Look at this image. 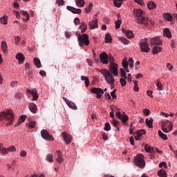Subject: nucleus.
I'll use <instances>...</instances> for the list:
<instances>
[{
    "instance_id": "f257e3e1",
    "label": "nucleus",
    "mask_w": 177,
    "mask_h": 177,
    "mask_svg": "<svg viewBox=\"0 0 177 177\" xmlns=\"http://www.w3.org/2000/svg\"><path fill=\"white\" fill-rule=\"evenodd\" d=\"M133 13L138 24H144L145 27H147L149 24H151V26L154 25V21L151 20L149 17H146L145 16V12L143 10L140 9L134 10Z\"/></svg>"
},
{
    "instance_id": "f03ea898",
    "label": "nucleus",
    "mask_w": 177,
    "mask_h": 177,
    "mask_svg": "<svg viewBox=\"0 0 177 177\" xmlns=\"http://www.w3.org/2000/svg\"><path fill=\"white\" fill-rule=\"evenodd\" d=\"M97 71L100 73L105 78L107 84L111 85V89H114L115 86L114 85V75L111 74L107 69H97Z\"/></svg>"
},
{
    "instance_id": "7ed1b4c3",
    "label": "nucleus",
    "mask_w": 177,
    "mask_h": 177,
    "mask_svg": "<svg viewBox=\"0 0 177 177\" xmlns=\"http://www.w3.org/2000/svg\"><path fill=\"white\" fill-rule=\"evenodd\" d=\"M2 120H6L7 121H10L6 124L7 127L9 125H12L13 124V120H15V114L13 113V111L8 109L6 111L1 112L0 113V121Z\"/></svg>"
},
{
    "instance_id": "20e7f679",
    "label": "nucleus",
    "mask_w": 177,
    "mask_h": 177,
    "mask_svg": "<svg viewBox=\"0 0 177 177\" xmlns=\"http://www.w3.org/2000/svg\"><path fill=\"white\" fill-rule=\"evenodd\" d=\"M133 162L137 167H139V168H145L146 165V162H145V156L142 153H139L135 156Z\"/></svg>"
},
{
    "instance_id": "39448f33",
    "label": "nucleus",
    "mask_w": 177,
    "mask_h": 177,
    "mask_svg": "<svg viewBox=\"0 0 177 177\" xmlns=\"http://www.w3.org/2000/svg\"><path fill=\"white\" fill-rule=\"evenodd\" d=\"M77 41L79 42L80 46H81L82 48V46H84V44L88 46L90 44L89 36H88V35L86 34L79 35L77 38Z\"/></svg>"
},
{
    "instance_id": "423d86ee",
    "label": "nucleus",
    "mask_w": 177,
    "mask_h": 177,
    "mask_svg": "<svg viewBox=\"0 0 177 177\" xmlns=\"http://www.w3.org/2000/svg\"><path fill=\"white\" fill-rule=\"evenodd\" d=\"M145 41H141L140 43V52H145V53H149L150 52V47H149V44L147 43V39H145Z\"/></svg>"
},
{
    "instance_id": "0eeeda50",
    "label": "nucleus",
    "mask_w": 177,
    "mask_h": 177,
    "mask_svg": "<svg viewBox=\"0 0 177 177\" xmlns=\"http://www.w3.org/2000/svg\"><path fill=\"white\" fill-rule=\"evenodd\" d=\"M111 74L115 75V77H118V64L115 63H111L109 70Z\"/></svg>"
},
{
    "instance_id": "6e6552de",
    "label": "nucleus",
    "mask_w": 177,
    "mask_h": 177,
    "mask_svg": "<svg viewBox=\"0 0 177 177\" xmlns=\"http://www.w3.org/2000/svg\"><path fill=\"white\" fill-rule=\"evenodd\" d=\"M91 93H94L97 95V99H100L102 96H103V94L104 93V91L103 89L100 88H93L91 89Z\"/></svg>"
},
{
    "instance_id": "1a4fd4ad",
    "label": "nucleus",
    "mask_w": 177,
    "mask_h": 177,
    "mask_svg": "<svg viewBox=\"0 0 177 177\" xmlns=\"http://www.w3.org/2000/svg\"><path fill=\"white\" fill-rule=\"evenodd\" d=\"M151 46H154V45H158L160 46L162 45V41L158 37H155L151 39L150 40Z\"/></svg>"
},
{
    "instance_id": "9d476101",
    "label": "nucleus",
    "mask_w": 177,
    "mask_h": 177,
    "mask_svg": "<svg viewBox=\"0 0 177 177\" xmlns=\"http://www.w3.org/2000/svg\"><path fill=\"white\" fill-rule=\"evenodd\" d=\"M41 138L43 139H45V140H53V136H50L49 134V132H48L46 129H43L41 131Z\"/></svg>"
},
{
    "instance_id": "9b49d317",
    "label": "nucleus",
    "mask_w": 177,
    "mask_h": 177,
    "mask_svg": "<svg viewBox=\"0 0 177 177\" xmlns=\"http://www.w3.org/2000/svg\"><path fill=\"white\" fill-rule=\"evenodd\" d=\"M100 59L102 64H109V55L107 53L102 52L100 54Z\"/></svg>"
},
{
    "instance_id": "f8f14e48",
    "label": "nucleus",
    "mask_w": 177,
    "mask_h": 177,
    "mask_svg": "<svg viewBox=\"0 0 177 177\" xmlns=\"http://www.w3.org/2000/svg\"><path fill=\"white\" fill-rule=\"evenodd\" d=\"M161 124V127H164L165 128L167 127V129H169V131H172L174 128V124L172 123V122L169 120L162 121Z\"/></svg>"
},
{
    "instance_id": "ddd939ff",
    "label": "nucleus",
    "mask_w": 177,
    "mask_h": 177,
    "mask_svg": "<svg viewBox=\"0 0 177 177\" xmlns=\"http://www.w3.org/2000/svg\"><path fill=\"white\" fill-rule=\"evenodd\" d=\"M27 93H30L32 96V100H38V93H37V88H34L32 90L27 89Z\"/></svg>"
},
{
    "instance_id": "4468645a",
    "label": "nucleus",
    "mask_w": 177,
    "mask_h": 177,
    "mask_svg": "<svg viewBox=\"0 0 177 177\" xmlns=\"http://www.w3.org/2000/svg\"><path fill=\"white\" fill-rule=\"evenodd\" d=\"M62 138L66 142V145H70L71 143V140L73 139V137L68 135L67 133L63 132Z\"/></svg>"
},
{
    "instance_id": "2eb2a0df",
    "label": "nucleus",
    "mask_w": 177,
    "mask_h": 177,
    "mask_svg": "<svg viewBox=\"0 0 177 177\" xmlns=\"http://www.w3.org/2000/svg\"><path fill=\"white\" fill-rule=\"evenodd\" d=\"M66 9L69 10V12H71L72 13H74L75 15H80L81 14V9L80 8H75L74 7L68 6L66 7Z\"/></svg>"
},
{
    "instance_id": "dca6fc26",
    "label": "nucleus",
    "mask_w": 177,
    "mask_h": 177,
    "mask_svg": "<svg viewBox=\"0 0 177 177\" xmlns=\"http://www.w3.org/2000/svg\"><path fill=\"white\" fill-rule=\"evenodd\" d=\"M9 151H16V147L15 146L12 145L9 147L8 148H2L1 149V153L2 154H8Z\"/></svg>"
},
{
    "instance_id": "f3484780",
    "label": "nucleus",
    "mask_w": 177,
    "mask_h": 177,
    "mask_svg": "<svg viewBox=\"0 0 177 177\" xmlns=\"http://www.w3.org/2000/svg\"><path fill=\"white\" fill-rule=\"evenodd\" d=\"M142 135H146V131L144 129L136 131L135 133V139L136 140H140V138H142Z\"/></svg>"
},
{
    "instance_id": "a211bd4d",
    "label": "nucleus",
    "mask_w": 177,
    "mask_h": 177,
    "mask_svg": "<svg viewBox=\"0 0 177 177\" xmlns=\"http://www.w3.org/2000/svg\"><path fill=\"white\" fill-rule=\"evenodd\" d=\"M16 59H17V60H19V64H23V63H24V60H25L26 57H24L23 53H18L16 55Z\"/></svg>"
},
{
    "instance_id": "6ab92c4d",
    "label": "nucleus",
    "mask_w": 177,
    "mask_h": 177,
    "mask_svg": "<svg viewBox=\"0 0 177 177\" xmlns=\"http://www.w3.org/2000/svg\"><path fill=\"white\" fill-rule=\"evenodd\" d=\"M145 149L147 153H151V154H154V153H156L154 148L151 147L149 144H146L145 145Z\"/></svg>"
},
{
    "instance_id": "aec40b11",
    "label": "nucleus",
    "mask_w": 177,
    "mask_h": 177,
    "mask_svg": "<svg viewBox=\"0 0 177 177\" xmlns=\"http://www.w3.org/2000/svg\"><path fill=\"white\" fill-rule=\"evenodd\" d=\"M56 161L61 164V162H63L64 160L63 159V156H62V152L60 151H56Z\"/></svg>"
},
{
    "instance_id": "412c9836",
    "label": "nucleus",
    "mask_w": 177,
    "mask_h": 177,
    "mask_svg": "<svg viewBox=\"0 0 177 177\" xmlns=\"http://www.w3.org/2000/svg\"><path fill=\"white\" fill-rule=\"evenodd\" d=\"M122 31L127 35V38H133V32L132 30H128L125 28H122Z\"/></svg>"
},
{
    "instance_id": "4be33fe9",
    "label": "nucleus",
    "mask_w": 177,
    "mask_h": 177,
    "mask_svg": "<svg viewBox=\"0 0 177 177\" xmlns=\"http://www.w3.org/2000/svg\"><path fill=\"white\" fill-rule=\"evenodd\" d=\"M21 15H22L23 16H24L25 17H26V19H23L24 21H25V23H27V21H28V20H30V14H28V12H27V11H24V10H21L20 11Z\"/></svg>"
},
{
    "instance_id": "5701e85b",
    "label": "nucleus",
    "mask_w": 177,
    "mask_h": 177,
    "mask_svg": "<svg viewBox=\"0 0 177 177\" xmlns=\"http://www.w3.org/2000/svg\"><path fill=\"white\" fill-rule=\"evenodd\" d=\"M88 25L90 26V28L93 30L95 28H97V19H95L94 20L90 21L88 23Z\"/></svg>"
},
{
    "instance_id": "b1692460",
    "label": "nucleus",
    "mask_w": 177,
    "mask_h": 177,
    "mask_svg": "<svg viewBox=\"0 0 177 177\" xmlns=\"http://www.w3.org/2000/svg\"><path fill=\"white\" fill-rule=\"evenodd\" d=\"M164 19H166L167 21H171V23H174V18L172 17V15L171 13H165L163 14Z\"/></svg>"
},
{
    "instance_id": "393cba45",
    "label": "nucleus",
    "mask_w": 177,
    "mask_h": 177,
    "mask_svg": "<svg viewBox=\"0 0 177 177\" xmlns=\"http://www.w3.org/2000/svg\"><path fill=\"white\" fill-rule=\"evenodd\" d=\"M29 110H30V111L32 113L35 114V113H37V111H38V109H37V104H35L34 103H30L29 105Z\"/></svg>"
},
{
    "instance_id": "a878e982",
    "label": "nucleus",
    "mask_w": 177,
    "mask_h": 177,
    "mask_svg": "<svg viewBox=\"0 0 177 177\" xmlns=\"http://www.w3.org/2000/svg\"><path fill=\"white\" fill-rule=\"evenodd\" d=\"M163 35L164 37H167V38H171L172 37L171 31H169V29L167 28L163 30Z\"/></svg>"
},
{
    "instance_id": "bb28decb",
    "label": "nucleus",
    "mask_w": 177,
    "mask_h": 177,
    "mask_svg": "<svg viewBox=\"0 0 177 177\" xmlns=\"http://www.w3.org/2000/svg\"><path fill=\"white\" fill-rule=\"evenodd\" d=\"M161 50H162L161 47L156 46L152 48V53L153 55H157L158 53H160Z\"/></svg>"
},
{
    "instance_id": "cd10ccee",
    "label": "nucleus",
    "mask_w": 177,
    "mask_h": 177,
    "mask_svg": "<svg viewBox=\"0 0 177 177\" xmlns=\"http://www.w3.org/2000/svg\"><path fill=\"white\" fill-rule=\"evenodd\" d=\"M145 122L149 128L153 127V118H148L145 120Z\"/></svg>"
},
{
    "instance_id": "c85d7f7f",
    "label": "nucleus",
    "mask_w": 177,
    "mask_h": 177,
    "mask_svg": "<svg viewBox=\"0 0 177 177\" xmlns=\"http://www.w3.org/2000/svg\"><path fill=\"white\" fill-rule=\"evenodd\" d=\"M147 8L151 10V9H156V8H157V5H156V3L153 2V1H149L147 3Z\"/></svg>"
},
{
    "instance_id": "c756f323",
    "label": "nucleus",
    "mask_w": 177,
    "mask_h": 177,
    "mask_svg": "<svg viewBox=\"0 0 177 177\" xmlns=\"http://www.w3.org/2000/svg\"><path fill=\"white\" fill-rule=\"evenodd\" d=\"M79 28L81 30V32H85L86 31V24L85 22H82Z\"/></svg>"
},
{
    "instance_id": "7c9ffc66",
    "label": "nucleus",
    "mask_w": 177,
    "mask_h": 177,
    "mask_svg": "<svg viewBox=\"0 0 177 177\" xmlns=\"http://www.w3.org/2000/svg\"><path fill=\"white\" fill-rule=\"evenodd\" d=\"M158 136L163 140H168V137H167V135H165L161 130L158 131Z\"/></svg>"
},
{
    "instance_id": "2f4dec72",
    "label": "nucleus",
    "mask_w": 177,
    "mask_h": 177,
    "mask_svg": "<svg viewBox=\"0 0 177 177\" xmlns=\"http://www.w3.org/2000/svg\"><path fill=\"white\" fill-rule=\"evenodd\" d=\"M1 24L6 25L8 24V16L4 15L0 18Z\"/></svg>"
},
{
    "instance_id": "473e14b6",
    "label": "nucleus",
    "mask_w": 177,
    "mask_h": 177,
    "mask_svg": "<svg viewBox=\"0 0 177 177\" xmlns=\"http://www.w3.org/2000/svg\"><path fill=\"white\" fill-rule=\"evenodd\" d=\"M75 3L79 8H82L85 6V1L84 0H75Z\"/></svg>"
},
{
    "instance_id": "72a5a7b5",
    "label": "nucleus",
    "mask_w": 177,
    "mask_h": 177,
    "mask_svg": "<svg viewBox=\"0 0 177 177\" xmlns=\"http://www.w3.org/2000/svg\"><path fill=\"white\" fill-rule=\"evenodd\" d=\"M81 80L84 81L85 86L88 88L89 86V79L86 76H81Z\"/></svg>"
},
{
    "instance_id": "f704fd0d",
    "label": "nucleus",
    "mask_w": 177,
    "mask_h": 177,
    "mask_svg": "<svg viewBox=\"0 0 177 177\" xmlns=\"http://www.w3.org/2000/svg\"><path fill=\"white\" fill-rule=\"evenodd\" d=\"M158 175L160 177H167V171L165 169H160L158 171Z\"/></svg>"
},
{
    "instance_id": "c9c22d12",
    "label": "nucleus",
    "mask_w": 177,
    "mask_h": 177,
    "mask_svg": "<svg viewBox=\"0 0 177 177\" xmlns=\"http://www.w3.org/2000/svg\"><path fill=\"white\" fill-rule=\"evenodd\" d=\"M111 41H113V39L111 38V35H110V33H106L105 35V42L107 44L111 43Z\"/></svg>"
},
{
    "instance_id": "e433bc0d",
    "label": "nucleus",
    "mask_w": 177,
    "mask_h": 177,
    "mask_svg": "<svg viewBox=\"0 0 177 177\" xmlns=\"http://www.w3.org/2000/svg\"><path fill=\"white\" fill-rule=\"evenodd\" d=\"M26 118H27V115H21L19 119V121L17 122V125H20L21 122H24Z\"/></svg>"
},
{
    "instance_id": "4c0bfd02",
    "label": "nucleus",
    "mask_w": 177,
    "mask_h": 177,
    "mask_svg": "<svg viewBox=\"0 0 177 177\" xmlns=\"http://www.w3.org/2000/svg\"><path fill=\"white\" fill-rule=\"evenodd\" d=\"M1 48L4 53H6V52H8V45L6 44V41L1 42Z\"/></svg>"
},
{
    "instance_id": "58836bf2",
    "label": "nucleus",
    "mask_w": 177,
    "mask_h": 177,
    "mask_svg": "<svg viewBox=\"0 0 177 177\" xmlns=\"http://www.w3.org/2000/svg\"><path fill=\"white\" fill-rule=\"evenodd\" d=\"M34 64L36 66L37 68H40L41 67V60L38 58H35L34 59Z\"/></svg>"
},
{
    "instance_id": "ea45409f",
    "label": "nucleus",
    "mask_w": 177,
    "mask_h": 177,
    "mask_svg": "<svg viewBox=\"0 0 177 177\" xmlns=\"http://www.w3.org/2000/svg\"><path fill=\"white\" fill-rule=\"evenodd\" d=\"M112 124L118 131H120V127H118V124H120V122L117 120L113 119Z\"/></svg>"
},
{
    "instance_id": "a19ab883",
    "label": "nucleus",
    "mask_w": 177,
    "mask_h": 177,
    "mask_svg": "<svg viewBox=\"0 0 177 177\" xmlns=\"http://www.w3.org/2000/svg\"><path fill=\"white\" fill-rule=\"evenodd\" d=\"M66 104L68 106V107H70V109L77 110V105H75V104H74L73 102L69 101Z\"/></svg>"
},
{
    "instance_id": "79ce46f5",
    "label": "nucleus",
    "mask_w": 177,
    "mask_h": 177,
    "mask_svg": "<svg viewBox=\"0 0 177 177\" xmlns=\"http://www.w3.org/2000/svg\"><path fill=\"white\" fill-rule=\"evenodd\" d=\"M129 119V118L128 117V115L124 114L122 116V118L120 120H122V122H123V124H125Z\"/></svg>"
},
{
    "instance_id": "37998d69",
    "label": "nucleus",
    "mask_w": 177,
    "mask_h": 177,
    "mask_svg": "<svg viewBox=\"0 0 177 177\" xmlns=\"http://www.w3.org/2000/svg\"><path fill=\"white\" fill-rule=\"evenodd\" d=\"M133 82L134 84L133 89L136 92H139V86H138V81L133 80Z\"/></svg>"
},
{
    "instance_id": "c03bdc74",
    "label": "nucleus",
    "mask_w": 177,
    "mask_h": 177,
    "mask_svg": "<svg viewBox=\"0 0 177 177\" xmlns=\"http://www.w3.org/2000/svg\"><path fill=\"white\" fill-rule=\"evenodd\" d=\"M121 23H122L121 19H119V20L115 21L116 30H118V28H120V27L121 26Z\"/></svg>"
},
{
    "instance_id": "a18cd8bd",
    "label": "nucleus",
    "mask_w": 177,
    "mask_h": 177,
    "mask_svg": "<svg viewBox=\"0 0 177 177\" xmlns=\"http://www.w3.org/2000/svg\"><path fill=\"white\" fill-rule=\"evenodd\" d=\"M92 6H93V4H92L91 3H89L88 6H87L85 8V12H91V9H92Z\"/></svg>"
},
{
    "instance_id": "49530a36",
    "label": "nucleus",
    "mask_w": 177,
    "mask_h": 177,
    "mask_svg": "<svg viewBox=\"0 0 177 177\" xmlns=\"http://www.w3.org/2000/svg\"><path fill=\"white\" fill-rule=\"evenodd\" d=\"M104 131H109L111 129V127H110V123L106 122L105 123V126H104Z\"/></svg>"
},
{
    "instance_id": "de8ad7c7",
    "label": "nucleus",
    "mask_w": 177,
    "mask_h": 177,
    "mask_svg": "<svg viewBox=\"0 0 177 177\" xmlns=\"http://www.w3.org/2000/svg\"><path fill=\"white\" fill-rule=\"evenodd\" d=\"M35 124H37L35 121L34 120L30 121L28 124L29 128H35Z\"/></svg>"
},
{
    "instance_id": "09e8293b",
    "label": "nucleus",
    "mask_w": 177,
    "mask_h": 177,
    "mask_svg": "<svg viewBox=\"0 0 177 177\" xmlns=\"http://www.w3.org/2000/svg\"><path fill=\"white\" fill-rule=\"evenodd\" d=\"M47 160L48 162H53V155L52 154L47 155Z\"/></svg>"
},
{
    "instance_id": "8fccbe9b",
    "label": "nucleus",
    "mask_w": 177,
    "mask_h": 177,
    "mask_svg": "<svg viewBox=\"0 0 177 177\" xmlns=\"http://www.w3.org/2000/svg\"><path fill=\"white\" fill-rule=\"evenodd\" d=\"M156 86L159 91H162V84L160 82V80H157Z\"/></svg>"
},
{
    "instance_id": "3c124183",
    "label": "nucleus",
    "mask_w": 177,
    "mask_h": 177,
    "mask_svg": "<svg viewBox=\"0 0 177 177\" xmlns=\"http://www.w3.org/2000/svg\"><path fill=\"white\" fill-rule=\"evenodd\" d=\"M120 82L122 86H125L127 85V80H125V79H124V78H120Z\"/></svg>"
},
{
    "instance_id": "603ef678",
    "label": "nucleus",
    "mask_w": 177,
    "mask_h": 177,
    "mask_svg": "<svg viewBox=\"0 0 177 177\" xmlns=\"http://www.w3.org/2000/svg\"><path fill=\"white\" fill-rule=\"evenodd\" d=\"M64 0H56V3H57L59 6H63V5H64Z\"/></svg>"
},
{
    "instance_id": "864d4df0",
    "label": "nucleus",
    "mask_w": 177,
    "mask_h": 177,
    "mask_svg": "<svg viewBox=\"0 0 177 177\" xmlns=\"http://www.w3.org/2000/svg\"><path fill=\"white\" fill-rule=\"evenodd\" d=\"M115 92H117V89H114L111 92V96H112L113 99H117V95H115Z\"/></svg>"
},
{
    "instance_id": "5fc2aeb1",
    "label": "nucleus",
    "mask_w": 177,
    "mask_h": 177,
    "mask_svg": "<svg viewBox=\"0 0 177 177\" xmlns=\"http://www.w3.org/2000/svg\"><path fill=\"white\" fill-rule=\"evenodd\" d=\"M120 41L122 42H123V44H124V45H128V44L129 42V41L127 38H124V37L120 38Z\"/></svg>"
},
{
    "instance_id": "6e6d98bb",
    "label": "nucleus",
    "mask_w": 177,
    "mask_h": 177,
    "mask_svg": "<svg viewBox=\"0 0 177 177\" xmlns=\"http://www.w3.org/2000/svg\"><path fill=\"white\" fill-rule=\"evenodd\" d=\"M166 67L168 68L169 71H172V70H174V66H172L171 63H167Z\"/></svg>"
},
{
    "instance_id": "4d7b16f0",
    "label": "nucleus",
    "mask_w": 177,
    "mask_h": 177,
    "mask_svg": "<svg viewBox=\"0 0 177 177\" xmlns=\"http://www.w3.org/2000/svg\"><path fill=\"white\" fill-rule=\"evenodd\" d=\"M143 113L146 117L150 115V110H149L148 109H143Z\"/></svg>"
},
{
    "instance_id": "13d9d810",
    "label": "nucleus",
    "mask_w": 177,
    "mask_h": 177,
    "mask_svg": "<svg viewBox=\"0 0 177 177\" xmlns=\"http://www.w3.org/2000/svg\"><path fill=\"white\" fill-rule=\"evenodd\" d=\"M15 97H16V99H21V97H23V93H21L20 92L16 93Z\"/></svg>"
},
{
    "instance_id": "bf43d9fd",
    "label": "nucleus",
    "mask_w": 177,
    "mask_h": 177,
    "mask_svg": "<svg viewBox=\"0 0 177 177\" xmlns=\"http://www.w3.org/2000/svg\"><path fill=\"white\" fill-rule=\"evenodd\" d=\"M161 129L165 133H168L171 132V131H169V129H168L167 127H164L163 126H161Z\"/></svg>"
},
{
    "instance_id": "052dcab7",
    "label": "nucleus",
    "mask_w": 177,
    "mask_h": 177,
    "mask_svg": "<svg viewBox=\"0 0 177 177\" xmlns=\"http://www.w3.org/2000/svg\"><path fill=\"white\" fill-rule=\"evenodd\" d=\"M20 40H21L20 37H18V36L15 37V44L17 45H19V44H20Z\"/></svg>"
},
{
    "instance_id": "680f3d73",
    "label": "nucleus",
    "mask_w": 177,
    "mask_h": 177,
    "mask_svg": "<svg viewBox=\"0 0 177 177\" xmlns=\"http://www.w3.org/2000/svg\"><path fill=\"white\" fill-rule=\"evenodd\" d=\"M136 3H138V5H140L141 6H143L145 5V2H143V0H134Z\"/></svg>"
},
{
    "instance_id": "e2e57ef3",
    "label": "nucleus",
    "mask_w": 177,
    "mask_h": 177,
    "mask_svg": "<svg viewBox=\"0 0 177 177\" xmlns=\"http://www.w3.org/2000/svg\"><path fill=\"white\" fill-rule=\"evenodd\" d=\"M122 64V67H124V68H127L128 62L123 60Z\"/></svg>"
},
{
    "instance_id": "0e129e2a",
    "label": "nucleus",
    "mask_w": 177,
    "mask_h": 177,
    "mask_svg": "<svg viewBox=\"0 0 177 177\" xmlns=\"http://www.w3.org/2000/svg\"><path fill=\"white\" fill-rule=\"evenodd\" d=\"M120 77H125V75H127V73H125V71H124V69L120 68Z\"/></svg>"
},
{
    "instance_id": "69168bd1",
    "label": "nucleus",
    "mask_w": 177,
    "mask_h": 177,
    "mask_svg": "<svg viewBox=\"0 0 177 177\" xmlns=\"http://www.w3.org/2000/svg\"><path fill=\"white\" fill-rule=\"evenodd\" d=\"M108 59L109 60V62H111L110 64H111V63H114V57L111 55L108 56Z\"/></svg>"
},
{
    "instance_id": "338daca9",
    "label": "nucleus",
    "mask_w": 177,
    "mask_h": 177,
    "mask_svg": "<svg viewBox=\"0 0 177 177\" xmlns=\"http://www.w3.org/2000/svg\"><path fill=\"white\" fill-rule=\"evenodd\" d=\"M74 23H75V26L80 24V18H78V17L75 18Z\"/></svg>"
},
{
    "instance_id": "774afa93",
    "label": "nucleus",
    "mask_w": 177,
    "mask_h": 177,
    "mask_svg": "<svg viewBox=\"0 0 177 177\" xmlns=\"http://www.w3.org/2000/svg\"><path fill=\"white\" fill-rule=\"evenodd\" d=\"M20 156L21 157H26V156H27V152H26V151H21L20 152Z\"/></svg>"
}]
</instances>
